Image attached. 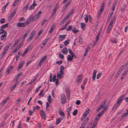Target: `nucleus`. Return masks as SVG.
<instances>
[{"label":"nucleus","instance_id":"nucleus-1","mask_svg":"<svg viewBox=\"0 0 128 128\" xmlns=\"http://www.w3.org/2000/svg\"><path fill=\"white\" fill-rule=\"evenodd\" d=\"M60 99L62 103V104L66 102V98L65 95L64 94H61L60 96Z\"/></svg>","mask_w":128,"mask_h":128},{"label":"nucleus","instance_id":"nucleus-2","mask_svg":"<svg viewBox=\"0 0 128 128\" xmlns=\"http://www.w3.org/2000/svg\"><path fill=\"white\" fill-rule=\"evenodd\" d=\"M82 75H78L77 78V79L76 80V82L78 84L80 83L82 81Z\"/></svg>","mask_w":128,"mask_h":128},{"label":"nucleus","instance_id":"nucleus-3","mask_svg":"<svg viewBox=\"0 0 128 128\" xmlns=\"http://www.w3.org/2000/svg\"><path fill=\"white\" fill-rule=\"evenodd\" d=\"M40 114L42 118L44 120H46V114L44 111L42 110H40Z\"/></svg>","mask_w":128,"mask_h":128},{"label":"nucleus","instance_id":"nucleus-4","mask_svg":"<svg viewBox=\"0 0 128 128\" xmlns=\"http://www.w3.org/2000/svg\"><path fill=\"white\" fill-rule=\"evenodd\" d=\"M121 103L119 102V101H117V102L116 103L112 108V110H116L117 108L120 105Z\"/></svg>","mask_w":128,"mask_h":128},{"label":"nucleus","instance_id":"nucleus-5","mask_svg":"<svg viewBox=\"0 0 128 128\" xmlns=\"http://www.w3.org/2000/svg\"><path fill=\"white\" fill-rule=\"evenodd\" d=\"M66 91L67 94L68 99L69 100L70 99V90L68 88H66Z\"/></svg>","mask_w":128,"mask_h":128},{"label":"nucleus","instance_id":"nucleus-6","mask_svg":"<svg viewBox=\"0 0 128 128\" xmlns=\"http://www.w3.org/2000/svg\"><path fill=\"white\" fill-rule=\"evenodd\" d=\"M28 20V21H29L30 22L32 21H34L36 20V18L32 16H30Z\"/></svg>","mask_w":128,"mask_h":128},{"label":"nucleus","instance_id":"nucleus-7","mask_svg":"<svg viewBox=\"0 0 128 128\" xmlns=\"http://www.w3.org/2000/svg\"><path fill=\"white\" fill-rule=\"evenodd\" d=\"M128 71V68H127L126 69L123 73L121 74V79H123L125 75L126 74Z\"/></svg>","mask_w":128,"mask_h":128},{"label":"nucleus","instance_id":"nucleus-8","mask_svg":"<svg viewBox=\"0 0 128 128\" xmlns=\"http://www.w3.org/2000/svg\"><path fill=\"white\" fill-rule=\"evenodd\" d=\"M4 33V34L1 36L0 39L2 40H4L5 41L6 40V39H5L4 38L6 37L7 34V33L6 31H5Z\"/></svg>","mask_w":128,"mask_h":128},{"label":"nucleus","instance_id":"nucleus-9","mask_svg":"<svg viewBox=\"0 0 128 128\" xmlns=\"http://www.w3.org/2000/svg\"><path fill=\"white\" fill-rule=\"evenodd\" d=\"M124 94H122L118 99L117 100V101L118 102L119 101V102L121 103L122 102V100L124 98Z\"/></svg>","mask_w":128,"mask_h":128},{"label":"nucleus","instance_id":"nucleus-10","mask_svg":"<svg viewBox=\"0 0 128 128\" xmlns=\"http://www.w3.org/2000/svg\"><path fill=\"white\" fill-rule=\"evenodd\" d=\"M24 25V23L19 22L17 23L16 26L18 27H23L25 26Z\"/></svg>","mask_w":128,"mask_h":128},{"label":"nucleus","instance_id":"nucleus-11","mask_svg":"<svg viewBox=\"0 0 128 128\" xmlns=\"http://www.w3.org/2000/svg\"><path fill=\"white\" fill-rule=\"evenodd\" d=\"M37 5V4L35 3V2L34 1L33 3L29 8L28 10H29L34 9V6H36Z\"/></svg>","mask_w":128,"mask_h":128},{"label":"nucleus","instance_id":"nucleus-12","mask_svg":"<svg viewBox=\"0 0 128 128\" xmlns=\"http://www.w3.org/2000/svg\"><path fill=\"white\" fill-rule=\"evenodd\" d=\"M10 98L9 97H8L5 99L3 101H2L0 104L2 106H4L6 102Z\"/></svg>","mask_w":128,"mask_h":128},{"label":"nucleus","instance_id":"nucleus-13","mask_svg":"<svg viewBox=\"0 0 128 128\" xmlns=\"http://www.w3.org/2000/svg\"><path fill=\"white\" fill-rule=\"evenodd\" d=\"M18 83V81H16L15 84L14 85H12L10 88L11 91L12 92V91L15 88V87L17 86Z\"/></svg>","mask_w":128,"mask_h":128},{"label":"nucleus","instance_id":"nucleus-14","mask_svg":"<svg viewBox=\"0 0 128 128\" xmlns=\"http://www.w3.org/2000/svg\"><path fill=\"white\" fill-rule=\"evenodd\" d=\"M96 71L97 70H94L93 71L92 77V79L93 80H95Z\"/></svg>","mask_w":128,"mask_h":128},{"label":"nucleus","instance_id":"nucleus-15","mask_svg":"<svg viewBox=\"0 0 128 128\" xmlns=\"http://www.w3.org/2000/svg\"><path fill=\"white\" fill-rule=\"evenodd\" d=\"M62 120V118H57L56 120V125H58L59 124L61 121Z\"/></svg>","mask_w":128,"mask_h":128},{"label":"nucleus","instance_id":"nucleus-16","mask_svg":"<svg viewBox=\"0 0 128 128\" xmlns=\"http://www.w3.org/2000/svg\"><path fill=\"white\" fill-rule=\"evenodd\" d=\"M10 45V44H8V45L4 47V49L3 52L6 53V52L8 51V48Z\"/></svg>","mask_w":128,"mask_h":128},{"label":"nucleus","instance_id":"nucleus-17","mask_svg":"<svg viewBox=\"0 0 128 128\" xmlns=\"http://www.w3.org/2000/svg\"><path fill=\"white\" fill-rule=\"evenodd\" d=\"M67 60L68 62L71 61L73 59V56H70V55H68L67 56Z\"/></svg>","mask_w":128,"mask_h":128},{"label":"nucleus","instance_id":"nucleus-18","mask_svg":"<svg viewBox=\"0 0 128 128\" xmlns=\"http://www.w3.org/2000/svg\"><path fill=\"white\" fill-rule=\"evenodd\" d=\"M70 22V21L68 20L67 21L66 24L64 26H63L61 28V29H60V30H62L66 28V27L67 25Z\"/></svg>","mask_w":128,"mask_h":128},{"label":"nucleus","instance_id":"nucleus-19","mask_svg":"<svg viewBox=\"0 0 128 128\" xmlns=\"http://www.w3.org/2000/svg\"><path fill=\"white\" fill-rule=\"evenodd\" d=\"M13 68V67L12 66H11L8 68L6 70V72H7V74H8L10 73V72Z\"/></svg>","mask_w":128,"mask_h":128},{"label":"nucleus","instance_id":"nucleus-20","mask_svg":"<svg viewBox=\"0 0 128 128\" xmlns=\"http://www.w3.org/2000/svg\"><path fill=\"white\" fill-rule=\"evenodd\" d=\"M58 113L63 118H65L64 114L62 110H60L59 111Z\"/></svg>","mask_w":128,"mask_h":128},{"label":"nucleus","instance_id":"nucleus-21","mask_svg":"<svg viewBox=\"0 0 128 128\" xmlns=\"http://www.w3.org/2000/svg\"><path fill=\"white\" fill-rule=\"evenodd\" d=\"M41 13L42 12L41 11H39L34 16L35 18H36V19L37 20L39 17Z\"/></svg>","mask_w":128,"mask_h":128},{"label":"nucleus","instance_id":"nucleus-22","mask_svg":"<svg viewBox=\"0 0 128 128\" xmlns=\"http://www.w3.org/2000/svg\"><path fill=\"white\" fill-rule=\"evenodd\" d=\"M63 74V73L62 74L60 72V73H58L57 74V78L58 79H60V78H61Z\"/></svg>","mask_w":128,"mask_h":128},{"label":"nucleus","instance_id":"nucleus-23","mask_svg":"<svg viewBox=\"0 0 128 128\" xmlns=\"http://www.w3.org/2000/svg\"><path fill=\"white\" fill-rule=\"evenodd\" d=\"M117 2V1H115L114 2L113 5H112V11H114V8H115V7L116 6V4Z\"/></svg>","mask_w":128,"mask_h":128},{"label":"nucleus","instance_id":"nucleus-24","mask_svg":"<svg viewBox=\"0 0 128 128\" xmlns=\"http://www.w3.org/2000/svg\"><path fill=\"white\" fill-rule=\"evenodd\" d=\"M24 64V63L23 62H21L19 64L18 67L17 68V70H19L23 66Z\"/></svg>","mask_w":128,"mask_h":128},{"label":"nucleus","instance_id":"nucleus-25","mask_svg":"<svg viewBox=\"0 0 128 128\" xmlns=\"http://www.w3.org/2000/svg\"><path fill=\"white\" fill-rule=\"evenodd\" d=\"M29 4L28 3L24 7L22 10V11L23 12H25L27 10L28 8V7L29 6Z\"/></svg>","mask_w":128,"mask_h":128},{"label":"nucleus","instance_id":"nucleus-26","mask_svg":"<svg viewBox=\"0 0 128 128\" xmlns=\"http://www.w3.org/2000/svg\"><path fill=\"white\" fill-rule=\"evenodd\" d=\"M72 30L74 33L75 34L76 33L79 31V30H76V28L74 27H72Z\"/></svg>","mask_w":128,"mask_h":128},{"label":"nucleus","instance_id":"nucleus-27","mask_svg":"<svg viewBox=\"0 0 128 128\" xmlns=\"http://www.w3.org/2000/svg\"><path fill=\"white\" fill-rule=\"evenodd\" d=\"M104 111H101L97 115L96 117H97V118L100 117L101 116L104 114Z\"/></svg>","mask_w":128,"mask_h":128},{"label":"nucleus","instance_id":"nucleus-28","mask_svg":"<svg viewBox=\"0 0 128 128\" xmlns=\"http://www.w3.org/2000/svg\"><path fill=\"white\" fill-rule=\"evenodd\" d=\"M112 26L108 25L107 30V33H108L110 32L111 29H112Z\"/></svg>","mask_w":128,"mask_h":128},{"label":"nucleus","instance_id":"nucleus-29","mask_svg":"<svg viewBox=\"0 0 128 128\" xmlns=\"http://www.w3.org/2000/svg\"><path fill=\"white\" fill-rule=\"evenodd\" d=\"M64 68L62 65H61L60 67V72L62 74L63 73V71L64 70Z\"/></svg>","mask_w":128,"mask_h":128},{"label":"nucleus","instance_id":"nucleus-30","mask_svg":"<svg viewBox=\"0 0 128 128\" xmlns=\"http://www.w3.org/2000/svg\"><path fill=\"white\" fill-rule=\"evenodd\" d=\"M62 52L63 54H67L68 52L67 48L66 47L64 48L62 51Z\"/></svg>","mask_w":128,"mask_h":128},{"label":"nucleus","instance_id":"nucleus-31","mask_svg":"<svg viewBox=\"0 0 128 128\" xmlns=\"http://www.w3.org/2000/svg\"><path fill=\"white\" fill-rule=\"evenodd\" d=\"M100 32H98V34L97 36H96V42H97L99 40L100 36Z\"/></svg>","mask_w":128,"mask_h":128},{"label":"nucleus","instance_id":"nucleus-32","mask_svg":"<svg viewBox=\"0 0 128 128\" xmlns=\"http://www.w3.org/2000/svg\"><path fill=\"white\" fill-rule=\"evenodd\" d=\"M49 38H47L45 40H44V42L42 43V44L44 46H45Z\"/></svg>","mask_w":128,"mask_h":128},{"label":"nucleus","instance_id":"nucleus-33","mask_svg":"<svg viewBox=\"0 0 128 128\" xmlns=\"http://www.w3.org/2000/svg\"><path fill=\"white\" fill-rule=\"evenodd\" d=\"M90 112V110L88 109L83 114L84 115V116H87V115Z\"/></svg>","mask_w":128,"mask_h":128},{"label":"nucleus","instance_id":"nucleus-34","mask_svg":"<svg viewBox=\"0 0 128 128\" xmlns=\"http://www.w3.org/2000/svg\"><path fill=\"white\" fill-rule=\"evenodd\" d=\"M8 24H6L2 25L1 27V29H4L6 27H8Z\"/></svg>","mask_w":128,"mask_h":128},{"label":"nucleus","instance_id":"nucleus-35","mask_svg":"<svg viewBox=\"0 0 128 128\" xmlns=\"http://www.w3.org/2000/svg\"><path fill=\"white\" fill-rule=\"evenodd\" d=\"M22 74V73H20L18 74L16 76V77L15 78V80H16V81H17V80L20 77V76H21Z\"/></svg>","mask_w":128,"mask_h":128},{"label":"nucleus","instance_id":"nucleus-36","mask_svg":"<svg viewBox=\"0 0 128 128\" xmlns=\"http://www.w3.org/2000/svg\"><path fill=\"white\" fill-rule=\"evenodd\" d=\"M70 40H67L66 41H65L64 42V44L65 46L67 45L69 43Z\"/></svg>","mask_w":128,"mask_h":128},{"label":"nucleus","instance_id":"nucleus-37","mask_svg":"<svg viewBox=\"0 0 128 128\" xmlns=\"http://www.w3.org/2000/svg\"><path fill=\"white\" fill-rule=\"evenodd\" d=\"M56 10H57L54 9L52 11V14H51V16H54L55 15L56 13Z\"/></svg>","mask_w":128,"mask_h":128},{"label":"nucleus","instance_id":"nucleus-38","mask_svg":"<svg viewBox=\"0 0 128 128\" xmlns=\"http://www.w3.org/2000/svg\"><path fill=\"white\" fill-rule=\"evenodd\" d=\"M68 18L66 16L64 18L63 20L61 22V23H62V24H64V23L65 22L67 19Z\"/></svg>","mask_w":128,"mask_h":128},{"label":"nucleus","instance_id":"nucleus-39","mask_svg":"<svg viewBox=\"0 0 128 128\" xmlns=\"http://www.w3.org/2000/svg\"><path fill=\"white\" fill-rule=\"evenodd\" d=\"M85 25V24L84 23L81 22L80 23L81 27L83 29H84V26Z\"/></svg>","mask_w":128,"mask_h":128},{"label":"nucleus","instance_id":"nucleus-40","mask_svg":"<svg viewBox=\"0 0 128 128\" xmlns=\"http://www.w3.org/2000/svg\"><path fill=\"white\" fill-rule=\"evenodd\" d=\"M73 10H71V12L69 13L67 16H66L67 17H68V18L70 17V16H71L72 14V11Z\"/></svg>","mask_w":128,"mask_h":128},{"label":"nucleus","instance_id":"nucleus-41","mask_svg":"<svg viewBox=\"0 0 128 128\" xmlns=\"http://www.w3.org/2000/svg\"><path fill=\"white\" fill-rule=\"evenodd\" d=\"M68 51L70 54H71V56H72L74 54L73 53V52L72 50H71L70 48L68 49Z\"/></svg>","mask_w":128,"mask_h":128},{"label":"nucleus","instance_id":"nucleus-42","mask_svg":"<svg viewBox=\"0 0 128 128\" xmlns=\"http://www.w3.org/2000/svg\"><path fill=\"white\" fill-rule=\"evenodd\" d=\"M16 12V11L15 10H14L12 11L11 13L10 14L11 15H13V16H14Z\"/></svg>","mask_w":128,"mask_h":128},{"label":"nucleus","instance_id":"nucleus-43","mask_svg":"<svg viewBox=\"0 0 128 128\" xmlns=\"http://www.w3.org/2000/svg\"><path fill=\"white\" fill-rule=\"evenodd\" d=\"M48 22V20L46 19H44L42 21L41 23V25H43L46 22Z\"/></svg>","mask_w":128,"mask_h":128},{"label":"nucleus","instance_id":"nucleus-44","mask_svg":"<svg viewBox=\"0 0 128 128\" xmlns=\"http://www.w3.org/2000/svg\"><path fill=\"white\" fill-rule=\"evenodd\" d=\"M13 16H14L10 14L8 18V20L9 21H10Z\"/></svg>","mask_w":128,"mask_h":128},{"label":"nucleus","instance_id":"nucleus-45","mask_svg":"<svg viewBox=\"0 0 128 128\" xmlns=\"http://www.w3.org/2000/svg\"><path fill=\"white\" fill-rule=\"evenodd\" d=\"M46 58V56H44V57H43L42 59L41 60H40V62H42V63H43V62L45 60Z\"/></svg>","mask_w":128,"mask_h":128},{"label":"nucleus","instance_id":"nucleus-46","mask_svg":"<svg viewBox=\"0 0 128 128\" xmlns=\"http://www.w3.org/2000/svg\"><path fill=\"white\" fill-rule=\"evenodd\" d=\"M88 123V122H87L86 121H85V120L83 122L82 124V125L83 126H84Z\"/></svg>","mask_w":128,"mask_h":128},{"label":"nucleus","instance_id":"nucleus-47","mask_svg":"<svg viewBox=\"0 0 128 128\" xmlns=\"http://www.w3.org/2000/svg\"><path fill=\"white\" fill-rule=\"evenodd\" d=\"M66 36V35H60L59 36V38H64Z\"/></svg>","mask_w":128,"mask_h":128},{"label":"nucleus","instance_id":"nucleus-48","mask_svg":"<svg viewBox=\"0 0 128 128\" xmlns=\"http://www.w3.org/2000/svg\"><path fill=\"white\" fill-rule=\"evenodd\" d=\"M86 16L84 18V19L85 20V22H88V16L86 14L85 15Z\"/></svg>","mask_w":128,"mask_h":128},{"label":"nucleus","instance_id":"nucleus-49","mask_svg":"<svg viewBox=\"0 0 128 128\" xmlns=\"http://www.w3.org/2000/svg\"><path fill=\"white\" fill-rule=\"evenodd\" d=\"M78 112V110H75L73 112V114L74 116H75L76 115Z\"/></svg>","mask_w":128,"mask_h":128},{"label":"nucleus","instance_id":"nucleus-50","mask_svg":"<svg viewBox=\"0 0 128 128\" xmlns=\"http://www.w3.org/2000/svg\"><path fill=\"white\" fill-rule=\"evenodd\" d=\"M5 19L4 18L1 19L0 21V23L1 24H3L5 22Z\"/></svg>","mask_w":128,"mask_h":128},{"label":"nucleus","instance_id":"nucleus-51","mask_svg":"<svg viewBox=\"0 0 128 128\" xmlns=\"http://www.w3.org/2000/svg\"><path fill=\"white\" fill-rule=\"evenodd\" d=\"M71 2L69 1L68 2L67 4L66 5V7L67 8L68 7L70 4Z\"/></svg>","mask_w":128,"mask_h":128},{"label":"nucleus","instance_id":"nucleus-52","mask_svg":"<svg viewBox=\"0 0 128 128\" xmlns=\"http://www.w3.org/2000/svg\"><path fill=\"white\" fill-rule=\"evenodd\" d=\"M101 74H102L100 72H99L98 73L96 76V78L97 79L99 78Z\"/></svg>","mask_w":128,"mask_h":128},{"label":"nucleus","instance_id":"nucleus-53","mask_svg":"<svg viewBox=\"0 0 128 128\" xmlns=\"http://www.w3.org/2000/svg\"><path fill=\"white\" fill-rule=\"evenodd\" d=\"M50 75L49 77V80L51 82L52 81V74L51 73H50Z\"/></svg>","mask_w":128,"mask_h":128},{"label":"nucleus","instance_id":"nucleus-54","mask_svg":"<svg viewBox=\"0 0 128 128\" xmlns=\"http://www.w3.org/2000/svg\"><path fill=\"white\" fill-rule=\"evenodd\" d=\"M54 29V28L52 27V28H50V30L49 31V32L50 34L51 33L53 32Z\"/></svg>","mask_w":128,"mask_h":128},{"label":"nucleus","instance_id":"nucleus-55","mask_svg":"<svg viewBox=\"0 0 128 128\" xmlns=\"http://www.w3.org/2000/svg\"><path fill=\"white\" fill-rule=\"evenodd\" d=\"M6 54V53H4V52H3L0 55V58H2L4 56L5 54Z\"/></svg>","mask_w":128,"mask_h":128},{"label":"nucleus","instance_id":"nucleus-56","mask_svg":"<svg viewBox=\"0 0 128 128\" xmlns=\"http://www.w3.org/2000/svg\"><path fill=\"white\" fill-rule=\"evenodd\" d=\"M56 75H54L53 76L52 78V80L53 82H54L55 81L56 78Z\"/></svg>","mask_w":128,"mask_h":128},{"label":"nucleus","instance_id":"nucleus-57","mask_svg":"<svg viewBox=\"0 0 128 128\" xmlns=\"http://www.w3.org/2000/svg\"><path fill=\"white\" fill-rule=\"evenodd\" d=\"M62 61H57L56 62V64L58 65H60L62 64Z\"/></svg>","mask_w":128,"mask_h":128},{"label":"nucleus","instance_id":"nucleus-58","mask_svg":"<svg viewBox=\"0 0 128 128\" xmlns=\"http://www.w3.org/2000/svg\"><path fill=\"white\" fill-rule=\"evenodd\" d=\"M128 114V112H126V113H124L122 116V118H124L125 116H127Z\"/></svg>","mask_w":128,"mask_h":128},{"label":"nucleus","instance_id":"nucleus-59","mask_svg":"<svg viewBox=\"0 0 128 128\" xmlns=\"http://www.w3.org/2000/svg\"><path fill=\"white\" fill-rule=\"evenodd\" d=\"M72 26H70L66 30L67 31H70L72 30Z\"/></svg>","mask_w":128,"mask_h":128},{"label":"nucleus","instance_id":"nucleus-60","mask_svg":"<svg viewBox=\"0 0 128 128\" xmlns=\"http://www.w3.org/2000/svg\"><path fill=\"white\" fill-rule=\"evenodd\" d=\"M59 57L62 59H63L64 58V56L63 55L61 54H59L58 55Z\"/></svg>","mask_w":128,"mask_h":128},{"label":"nucleus","instance_id":"nucleus-61","mask_svg":"<svg viewBox=\"0 0 128 128\" xmlns=\"http://www.w3.org/2000/svg\"><path fill=\"white\" fill-rule=\"evenodd\" d=\"M30 23L29 21H28V20L26 21L25 23H24L25 24V26H26L29 23Z\"/></svg>","mask_w":128,"mask_h":128},{"label":"nucleus","instance_id":"nucleus-62","mask_svg":"<svg viewBox=\"0 0 128 128\" xmlns=\"http://www.w3.org/2000/svg\"><path fill=\"white\" fill-rule=\"evenodd\" d=\"M80 101L79 100H77L76 101V105H78L80 104Z\"/></svg>","mask_w":128,"mask_h":128},{"label":"nucleus","instance_id":"nucleus-63","mask_svg":"<svg viewBox=\"0 0 128 128\" xmlns=\"http://www.w3.org/2000/svg\"><path fill=\"white\" fill-rule=\"evenodd\" d=\"M21 100V99L20 98L16 101V104H19Z\"/></svg>","mask_w":128,"mask_h":128},{"label":"nucleus","instance_id":"nucleus-64","mask_svg":"<svg viewBox=\"0 0 128 128\" xmlns=\"http://www.w3.org/2000/svg\"><path fill=\"white\" fill-rule=\"evenodd\" d=\"M97 123V122H94L93 124L92 125V126L95 128V127L96 126V125Z\"/></svg>","mask_w":128,"mask_h":128}]
</instances>
